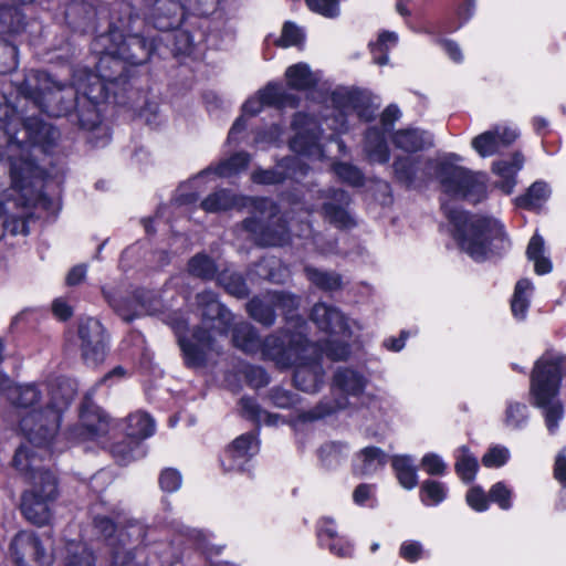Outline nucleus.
I'll use <instances>...</instances> for the list:
<instances>
[{
    "instance_id": "1",
    "label": "nucleus",
    "mask_w": 566,
    "mask_h": 566,
    "mask_svg": "<svg viewBox=\"0 0 566 566\" xmlns=\"http://www.w3.org/2000/svg\"><path fill=\"white\" fill-rule=\"evenodd\" d=\"M156 39L145 34L128 33L126 36L117 25H112L107 34L98 35L92 50L99 55L96 71L78 70L70 86H61L49 74L30 71L19 84L18 92L24 103L49 116H63L72 109L78 111L83 128L95 129L101 123L96 106L115 94V84L126 83V64L145 63L156 50Z\"/></svg>"
},
{
    "instance_id": "2",
    "label": "nucleus",
    "mask_w": 566,
    "mask_h": 566,
    "mask_svg": "<svg viewBox=\"0 0 566 566\" xmlns=\"http://www.w3.org/2000/svg\"><path fill=\"white\" fill-rule=\"evenodd\" d=\"M0 394L21 412L20 429L27 438V446L32 452L52 454L61 451L57 430L61 413L73 398L74 389L65 380L55 384L31 382L12 385L9 377L0 373Z\"/></svg>"
},
{
    "instance_id": "3",
    "label": "nucleus",
    "mask_w": 566,
    "mask_h": 566,
    "mask_svg": "<svg viewBox=\"0 0 566 566\" xmlns=\"http://www.w3.org/2000/svg\"><path fill=\"white\" fill-rule=\"evenodd\" d=\"M235 347L250 355H260L277 367L294 366V384L306 392H315L324 380V370L318 360V347L308 343L303 332H282L261 340L256 331L247 322L237 324L232 332Z\"/></svg>"
},
{
    "instance_id": "4",
    "label": "nucleus",
    "mask_w": 566,
    "mask_h": 566,
    "mask_svg": "<svg viewBox=\"0 0 566 566\" xmlns=\"http://www.w3.org/2000/svg\"><path fill=\"white\" fill-rule=\"evenodd\" d=\"M200 207L208 213L227 211L232 208H250L252 216L242 222L241 230L259 245H283L290 242V232L292 231L294 237L306 240L311 238L314 245L318 244V238L312 237V228L308 223L294 221L291 217L287 230L285 224L281 223V218L276 216V207L266 198H249L221 189L205 198Z\"/></svg>"
},
{
    "instance_id": "5",
    "label": "nucleus",
    "mask_w": 566,
    "mask_h": 566,
    "mask_svg": "<svg viewBox=\"0 0 566 566\" xmlns=\"http://www.w3.org/2000/svg\"><path fill=\"white\" fill-rule=\"evenodd\" d=\"M59 132L34 116L20 114L8 96L0 91V160L7 167L17 161L27 168L39 154H50Z\"/></svg>"
},
{
    "instance_id": "6",
    "label": "nucleus",
    "mask_w": 566,
    "mask_h": 566,
    "mask_svg": "<svg viewBox=\"0 0 566 566\" xmlns=\"http://www.w3.org/2000/svg\"><path fill=\"white\" fill-rule=\"evenodd\" d=\"M461 160V156L451 153L438 160L423 157H398L392 166L396 177L407 186L427 181L433 170L446 195L478 202L485 195V178L482 174L460 166Z\"/></svg>"
},
{
    "instance_id": "7",
    "label": "nucleus",
    "mask_w": 566,
    "mask_h": 566,
    "mask_svg": "<svg viewBox=\"0 0 566 566\" xmlns=\"http://www.w3.org/2000/svg\"><path fill=\"white\" fill-rule=\"evenodd\" d=\"M7 170L11 187L0 201V239L4 232L27 235L33 208L40 206L50 210L53 206V201L42 192L44 174L36 164L28 161L24 168L12 161Z\"/></svg>"
},
{
    "instance_id": "8",
    "label": "nucleus",
    "mask_w": 566,
    "mask_h": 566,
    "mask_svg": "<svg viewBox=\"0 0 566 566\" xmlns=\"http://www.w3.org/2000/svg\"><path fill=\"white\" fill-rule=\"evenodd\" d=\"M293 136L290 140V148L295 155L280 160L273 169L254 170L251 179L260 185H276L285 179L304 177L308 165L302 157L311 160H321L325 157L324 138L314 118L303 113L295 114L292 122Z\"/></svg>"
},
{
    "instance_id": "9",
    "label": "nucleus",
    "mask_w": 566,
    "mask_h": 566,
    "mask_svg": "<svg viewBox=\"0 0 566 566\" xmlns=\"http://www.w3.org/2000/svg\"><path fill=\"white\" fill-rule=\"evenodd\" d=\"M197 302L201 310L203 331L197 329L188 335L185 321L172 324L186 364L191 367L201 366L211 353L218 352L216 337L224 335L232 321L231 313L218 302L214 293L202 292L198 294Z\"/></svg>"
},
{
    "instance_id": "10",
    "label": "nucleus",
    "mask_w": 566,
    "mask_h": 566,
    "mask_svg": "<svg viewBox=\"0 0 566 566\" xmlns=\"http://www.w3.org/2000/svg\"><path fill=\"white\" fill-rule=\"evenodd\" d=\"M49 455H41V452L30 453L27 446H21L13 458L17 470L28 475L31 483V488L22 495L21 511L35 525L50 522L51 505L57 495L55 476L40 464Z\"/></svg>"
},
{
    "instance_id": "11",
    "label": "nucleus",
    "mask_w": 566,
    "mask_h": 566,
    "mask_svg": "<svg viewBox=\"0 0 566 566\" xmlns=\"http://www.w3.org/2000/svg\"><path fill=\"white\" fill-rule=\"evenodd\" d=\"M446 214L454 228V237L461 249L475 261L506 250L510 242L499 220L481 216H468L458 209H448Z\"/></svg>"
},
{
    "instance_id": "12",
    "label": "nucleus",
    "mask_w": 566,
    "mask_h": 566,
    "mask_svg": "<svg viewBox=\"0 0 566 566\" xmlns=\"http://www.w3.org/2000/svg\"><path fill=\"white\" fill-rule=\"evenodd\" d=\"M565 363V357L547 353L536 361L531 377L533 405L543 410L545 426L551 434L556 433L564 417V408L557 396Z\"/></svg>"
},
{
    "instance_id": "13",
    "label": "nucleus",
    "mask_w": 566,
    "mask_h": 566,
    "mask_svg": "<svg viewBox=\"0 0 566 566\" xmlns=\"http://www.w3.org/2000/svg\"><path fill=\"white\" fill-rule=\"evenodd\" d=\"M265 105H273L280 109L285 107L294 108L298 105V98L295 94L287 92L281 84L269 83L243 104L242 115L233 123L228 135V142L238 144L239 135L247 127L245 116L259 114Z\"/></svg>"
},
{
    "instance_id": "14",
    "label": "nucleus",
    "mask_w": 566,
    "mask_h": 566,
    "mask_svg": "<svg viewBox=\"0 0 566 566\" xmlns=\"http://www.w3.org/2000/svg\"><path fill=\"white\" fill-rule=\"evenodd\" d=\"M250 163V156L247 153H238L230 158L221 161L218 166L209 167L199 172L193 178L184 182L177 189L174 202L177 206H190L198 201L199 195L206 189L207 179L214 175L229 178L247 169Z\"/></svg>"
},
{
    "instance_id": "15",
    "label": "nucleus",
    "mask_w": 566,
    "mask_h": 566,
    "mask_svg": "<svg viewBox=\"0 0 566 566\" xmlns=\"http://www.w3.org/2000/svg\"><path fill=\"white\" fill-rule=\"evenodd\" d=\"M250 316L256 322L270 326L275 321L274 308H280L286 315V321L302 332L305 322L293 314V311L298 307V300L294 295L283 292H272L266 294L263 298H253L248 305Z\"/></svg>"
},
{
    "instance_id": "16",
    "label": "nucleus",
    "mask_w": 566,
    "mask_h": 566,
    "mask_svg": "<svg viewBox=\"0 0 566 566\" xmlns=\"http://www.w3.org/2000/svg\"><path fill=\"white\" fill-rule=\"evenodd\" d=\"M127 436L129 440L113 447V457L119 464L126 465L137 458L144 457L140 440L155 432V422L145 412H135L127 418Z\"/></svg>"
},
{
    "instance_id": "17",
    "label": "nucleus",
    "mask_w": 566,
    "mask_h": 566,
    "mask_svg": "<svg viewBox=\"0 0 566 566\" xmlns=\"http://www.w3.org/2000/svg\"><path fill=\"white\" fill-rule=\"evenodd\" d=\"M329 102L332 112L325 115L324 119L327 127L336 134H344L348 130V118L354 114L365 120L371 118V115H366L360 109L358 95L348 88H336L332 93Z\"/></svg>"
},
{
    "instance_id": "18",
    "label": "nucleus",
    "mask_w": 566,
    "mask_h": 566,
    "mask_svg": "<svg viewBox=\"0 0 566 566\" xmlns=\"http://www.w3.org/2000/svg\"><path fill=\"white\" fill-rule=\"evenodd\" d=\"M10 558L15 566H48L52 555L31 531L19 532L10 543Z\"/></svg>"
},
{
    "instance_id": "19",
    "label": "nucleus",
    "mask_w": 566,
    "mask_h": 566,
    "mask_svg": "<svg viewBox=\"0 0 566 566\" xmlns=\"http://www.w3.org/2000/svg\"><path fill=\"white\" fill-rule=\"evenodd\" d=\"M218 0H156L147 10L145 23L147 28L159 31H169L177 28L182 20L184 10L191 9L192 2L205 4L216 3Z\"/></svg>"
},
{
    "instance_id": "20",
    "label": "nucleus",
    "mask_w": 566,
    "mask_h": 566,
    "mask_svg": "<svg viewBox=\"0 0 566 566\" xmlns=\"http://www.w3.org/2000/svg\"><path fill=\"white\" fill-rule=\"evenodd\" d=\"M367 386V378L357 370L339 368L334 375L333 387L346 397L337 399L331 406H319L318 410L311 415V418H321L336 410L347 407V397H359Z\"/></svg>"
},
{
    "instance_id": "21",
    "label": "nucleus",
    "mask_w": 566,
    "mask_h": 566,
    "mask_svg": "<svg viewBox=\"0 0 566 566\" xmlns=\"http://www.w3.org/2000/svg\"><path fill=\"white\" fill-rule=\"evenodd\" d=\"M312 322L331 337H350L355 331H360L361 325L346 317L337 307L326 303H317L311 313Z\"/></svg>"
},
{
    "instance_id": "22",
    "label": "nucleus",
    "mask_w": 566,
    "mask_h": 566,
    "mask_svg": "<svg viewBox=\"0 0 566 566\" xmlns=\"http://www.w3.org/2000/svg\"><path fill=\"white\" fill-rule=\"evenodd\" d=\"M401 113L395 105H389L381 114L382 128L371 127L367 130L364 151L371 163L385 164L389 160V149L385 132L399 119Z\"/></svg>"
},
{
    "instance_id": "23",
    "label": "nucleus",
    "mask_w": 566,
    "mask_h": 566,
    "mask_svg": "<svg viewBox=\"0 0 566 566\" xmlns=\"http://www.w3.org/2000/svg\"><path fill=\"white\" fill-rule=\"evenodd\" d=\"M82 356L86 364L96 365L106 355V337L103 325L93 317L81 321L78 326Z\"/></svg>"
},
{
    "instance_id": "24",
    "label": "nucleus",
    "mask_w": 566,
    "mask_h": 566,
    "mask_svg": "<svg viewBox=\"0 0 566 566\" xmlns=\"http://www.w3.org/2000/svg\"><path fill=\"white\" fill-rule=\"evenodd\" d=\"M518 136L516 127L501 124L475 136L471 146L481 157H491L513 144Z\"/></svg>"
},
{
    "instance_id": "25",
    "label": "nucleus",
    "mask_w": 566,
    "mask_h": 566,
    "mask_svg": "<svg viewBox=\"0 0 566 566\" xmlns=\"http://www.w3.org/2000/svg\"><path fill=\"white\" fill-rule=\"evenodd\" d=\"M259 452L255 433H243L226 449L221 464L227 471H244L250 460Z\"/></svg>"
},
{
    "instance_id": "26",
    "label": "nucleus",
    "mask_w": 566,
    "mask_h": 566,
    "mask_svg": "<svg viewBox=\"0 0 566 566\" xmlns=\"http://www.w3.org/2000/svg\"><path fill=\"white\" fill-rule=\"evenodd\" d=\"M108 419L98 407L85 402L81 410V426L70 431V437L76 442L98 440L108 432Z\"/></svg>"
},
{
    "instance_id": "27",
    "label": "nucleus",
    "mask_w": 566,
    "mask_h": 566,
    "mask_svg": "<svg viewBox=\"0 0 566 566\" xmlns=\"http://www.w3.org/2000/svg\"><path fill=\"white\" fill-rule=\"evenodd\" d=\"M321 198L324 199L323 216L329 223L340 229L354 226V220L348 211L350 199L346 191L329 189L322 192Z\"/></svg>"
},
{
    "instance_id": "28",
    "label": "nucleus",
    "mask_w": 566,
    "mask_h": 566,
    "mask_svg": "<svg viewBox=\"0 0 566 566\" xmlns=\"http://www.w3.org/2000/svg\"><path fill=\"white\" fill-rule=\"evenodd\" d=\"M103 293L108 304L127 322L144 314H153L158 310L153 302L142 296L127 300L120 291L112 287H104Z\"/></svg>"
},
{
    "instance_id": "29",
    "label": "nucleus",
    "mask_w": 566,
    "mask_h": 566,
    "mask_svg": "<svg viewBox=\"0 0 566 566\" xmlns=\"http://www.w3.org/2000/svg\"><path fill=\"white\" fill-rule=\"evenodd\" d=\"M317 537L321 546L327 548L333 555L340 558L354 556V544L347 537L338 534L336 523L332 517H322L318 521Z\"/></svg>"
},
{
    "instance_id": "30",
    "label": "nucleus",
    "mask_w": 566,
    "mask_h": 566,
    "mask_svg": "<svg viewBox=\"0 0 566 566\" xmlns=\"http://www.w3.org/2000/svg\"><path fill=\"white\" fill-rule=\"evenodd\" d=\"M524 165V157L515 153L510 159H500L493 163L492 171L499 178L495 186L505 195H510L515 185L516 176Z\"/></svg>"
},
{
    "instance_id": "31",
    "label": "nucleus",
    "mask_w": 566,
    "mask_h": 566,
    "mask_svg": "<svg viewBox=\"0 0 566 566\" xmlns=\"http://www.w3.org/2000/svg\"><path fill=\"white\" fill-rule=\"evenodd\" d=\"M34 0H12V6H0V31L20 34L28 25L24 8Z\"/></svg>"
},
{
    "instance_id": "32",
    "label": "nucleus",
    "mask_w": 566,
    "mask_h": 566,
    "mask_svg": "<svg viewBox=\"0 0 566 566\" xmlns=\"http://www.w3.org/2000/svg\"><path fill=\"white\" fill-rule=\"evenodd\" d=\"M394 145L406 151L416 153L433 145L431 135L417 128H406L397 130L392 135Z\"/></svg>"
},
{
    "instance_id": "33",
    "label": "nucleus",
    "mask_w": 566,
    "mask_h": 566,
    "mask_svg": "<svg viewBox=\"0 0 566 566\" xmlns=\"http://www.w3.org/2000/svg\"><path fill=\"white\" fill-rule=\"evenodd\" d=\"M387 461L385 451L377 447H366L355 455L354 468L361 475H370L382 469Z\"/></svg>"
},
{
    "instance_id": "34",
    "label": "nucleus",
    "mask_w": 566,
    "mask_h": 566,
    "mask_svg": "<svg viewBox=\"0 0 566 566\" xmlns=\"http://www.w3.org/2000/svg\"><path fill=\"white\" fill-rule=\"evenodd\" d=\"M285 77L291 88L303 91L318 82L319 73L313 72L305 63H297L286 69Z\"/></svg>"
},
{
    "instance_id": "35",
    "label": "nucleus",
    "mask_w": 566,
    "mask_h": 566,
    "mask_svg": "<svg viewBox=\"0 0 566 566\" xmlns=\"http://www.w3.org/2000/svg\"><path fill=\"white\" fill-rule=\"evenodd\" d=\"M454 457V468L460 479L465 483L473 481L479 470L478 458L465 446L458 448Z\"/></svg>"
},
{
    "instance_id": "36",
    "label": "nucleus",
    "mask_w": 566,
    "mask_h": 566,
    "mask_svg": "<svg viewBox=\"0 0 566 566\" xmlns=\"http://www.w3.org/2000/svg\"><path fill=\"white\" fill-rule=\"evenodd\" d=\"M396 476L402 488L412 490L418 484L415 461L409 455H395L391 461Z\"/></svg>"
},
{
    "instance_id": "37",
    "label": "nucleus",
    "mask_w": 566,
    "mask_h": 566,
    "mask_svg": "<svg viewBox=\"0 0 566 566\" xmlns=\"http://www.w3.org/2000/svg\"><path fill=\"white\" fill-rule=\"evenodd\" d=\"M533 290L534 286L527 279H522L516 283L511 303L512 313L515 318L524 319L526 317Z\"/></svg>"
},
{
    "instance_id": "38",
    "label": "nucleus",
    "mask_w": 566,
    "mask_h": 566,
    "mask_svg": "<svg viewBox=\"0 0 566 566\" xmlns=\"http://www.w3.org/2000/svg\"><path fill=\"white\" fill-rule=\"evenodd\" d=\"M398 34L392 31H382L375 42L369 43L374 63L386 65L389 62L388 52L398 43Z\"/></svg>"
},
{
    "instance_id": "39",
    "label": "nucleus",
    "mask_w": 566,
    "mask_h": 566,
    "mask_svg": "<svg viewBox=\"0 0 566 566\" xmlns=\"http://www.w3.org/2000/svg\"><path fill=\"white\" fill-rule=\"evenodd\" d=\"M545 247L543 238L535 233L527 245L526 254L530 261L534 263V269L537 274H546L552 270V263L545 256Z\"/></svg>"
},
{
    "instance_id": "40",
    "label": "nucleus",
    "mask_w": 566,
    "mask_h": 566,
    "mask_svg": "<svg viewBox=\"0 0 566 566\" xmlns=\"http://www.w3.org/2000/svg\"><path fill=\"white\" fill-rule=\"evenodd\" d=\"M94 527L107 541V545L113 549V563L116 566H123L128 559H130V553H126L125 556L122 557L120 552L115 547V539L112 538V536L116 531V526L108 517H95Z\"/></svg>"
},
{
    "instance_id": "41",
    "label": "nucleus",
    "mask_w": 566,
    "mask_h": 566,
    "mask_svg": "<svg viewBox=\"0 0 566 566\" xmlns=\"http://www.w3.org/2000/svg\"><path fill=\"white\" fill-rule=\"evenodd\" d=\"M549 195L548 185L544 181H536L524 196L516 198V205L526 209H537L548 199Z\"/></svg>"
},
{
    "instance_id": "42",
    "label": "nucleus",
    "mask_w": 566,
    "mask_h": 566,
    "mask_svg": "<svg viewBox=\"0 0 566 566\" xmlns=\"http://www.w3.org/2000/svg\"><path fill=\"white\" fill-rule=\"evenodd\" d=\"M420 501L426 506H437L442 503L448 495V486L436 480H426L420 486Z\"/></svg>"
},
{
    "instance_id": "43",
    "label": "nucleus",
    "mask_w": 566,
    "mask_h": 566,
    "mask_svg": "<svg viewBox=\"0 0 566 566\" xmlns=\"http://www.w3.org/2000/svg\"><path fill=\"white\" fill-rule=\"evenodd\" d=\"M94 555L85 543H67L65 566H94Z\"/></svg>"
},
{
    "instance_id": "44",
    "label": "nucleus",
    "mask_w": 566,
    "mask_h": 566,
    "mask_svg": "<svg viewBox=\"0 0 566 566\" xmlns=\"http://www.w3.org/2000/svg\"><path fill=\"white\" fill-rule=\"evenodd\" d=\"M348 448L339 442H328L321 447L318 455L326 469H335L346 459Z\"/></svg>"
},
{
    "instance_id": "45",
    "label": "nucleus",
    "mask_w": 566,
    "mask_h": 566,
    "mask_svg": "<svg viewBox=\"0 0 566 566\" xmlns=\"http://www.w3.org/2000/svg\"><path fill=\"white\" fill-rule=\"evenodd\" d=\"M528 421V408L518 401H507L504 412V424L512 430H520Z\"/></svg>"
},
{
    "instance_id": "46",
    "label": "nucleus",
    "mask_w": 566,
    "mask_h": 566,
    "mask_svg": "<svg viewBox=\"0 0 566 566\" xmlns=\"http://www.w3.org/2000/svg\"><path fill=\"white\" fill-rule=\"evenodd\" d=\"M306 276L315 286L324 291H336L342 286V279L334 272H325L313 268L305 269Z\"/></svg>"
},
{
    "instance_id": "47",
    "label": "nucleus",
    "mask_w": 566,
    "mask_h": 566,
    "mask_svg": "<svg viewBox=\"0 0 566 566\" xmlns=\"http://www.w3.org/2000/svg\"><path fill=\"white\" fill-rule=\"evenodd\" d=\"M188 271L193 276L210 280L214 276L217 268L209 256L197 254L189 261Z\"/></svg>"
},
{
    "instance_id": "48",
    "label": "nucleus",
    "mask_w": 566,
    "mask_h": 566,
    "mask_svg": "<svg viewBox=\"0 0 566 566\" xmlns=\"http://www.w3.org/2000/svg\"><path fill=\"white\" fill-rule=\"evenodd\" d=\"M218 282L226 291L237 297L248 294V287L242 276L232 271H224L218 275Z\"/></svg>"
},
{
    "instance_id": "49",
    "label": "nucleus",
    "mask_w": 566,
    "mask_h": 566,
    "mask_svg": "<svg viewBox=\"0 0 566 566\" xmlns=\"http://www.w3.org/2000/svg\"><path fill=\"white\" fill-rule=\"evenodd\" d=\"M489 499L503 511H509L513 503V491L504 482H496L489 491Z\"/></svg>"
},
{
    "instance_id": "50",
    "label": "nucleus",
    "mask_w": 566,
    "mask_h": 566,
    "mask_svg": "<svg viewBox=\"0 0 566 566\" xmlns=\"http://www.w3.org/2000/svg\"><path fill=\"white\" fill-rule=\"evenodd\" d=\"M18 66V49L0 39V74L9 73Z\"/></svg>"
},
{
    "instance_id": "51",
    "label": "nucleus",
    "mask_w": 566,
    "mask_h": 566,
    "mask_svg": "<svg viewBox=\"0 0 566 566\" xmlns=\"http://www.w3.org/2000/svg\"><path fill=\"white\" fill-rule=\"evenodd\" d=\"M510 450L504 446H493L482 457V463L486 468H501L510 459Z\"/></svg>"
},
{
    "instance_id": "52",
    "label": "nucleus",
    "mask_w": 566,
    "mask_h": 566,
    "mask_svg": "<svg viewBox=\"0 0 566 566\" xmlns=\"http://www.w3.org/2000/svg\"><path fill=\"white\" fill-rule=\"evenodd\" d=\"M333 169L339 179L352 186H360L363 184L364 176L361 171L350 164L336 163Z\"/></svg>"
},
{
    "instance_id": "53",
    "label": "nucleus",
    "mask_w": 566,
    "mask_h": 566,
    "mask_svg": "<svg viewBox=\"0 0 566 566\" xmlns=\"http://www.w3.org/2000/svg\"><path fill=\"white\" fill-rule=\"evenodd\" d=\"M319 350L333 360H344L349 356V345L332 338L326 340Z\"/></svg>"
},
{
    "instance_id": "54",
    "label": "nucleus",
    "mask_w": 566,
    "mask_h": 566,
    "mask_svg": "<svg viewBox=\"0 0 566 566\" xmlns=\"http://www.w3.org/2000/svg\"><path fill=\"white\" fill-rule=\"evenodd\" d=\"M307 7L326 18H335L339 14L338 0H306Z\"/></svg>"
},
{
    "instance_id": "55",
    "label": "nucleus",
    "mask_w": 566,
    "mask_h": 566,
    "mask_svg": "<svg viewBox=\"0 0 566 566\" xmlns=\"http://www.w3.org/2000/svg\"><path fill=\"white\" fill-rule=\"evenodd\" d=\"M303 39L304 34L302 30L297 25L286 22L283 27L282 35L277 40V44L283 48L298 45Z\"/></svg>"
},
{
    "instance_id": "56",
    "label": "nucleus",
    "mask_w": 566,
    "mask_h": 566,
    "mask_svg": "<svg viewBox=\"0 0 566 566\" xmlns=\"http://www.w3.org/2000/svg\"><path fill=\"white\" fill-rule=\"evenodd\" d=\"M421 467L429 475H444L447 463L437 453H427L421 459Z\"/></svg>"
},
{
    "instance_id": "57",
    "label": "nucleus",
    "mask_w": 566,
    "mask_h": 566,
    "mask_svg": "<svg viewBox=\"0 0 566 566\" xmlns=\"http://www.w3.org/2000/svg\"><path fill=\"white\" fill-rule=\"evenodd\" d=\"M465 500L468 505L476 512H484L489 509V494L486 495L480 486H472L468 491Z\"/></svg>"
},
{
    "instance_id": "58",
    "label": "nucleus",
    "mask_w": 566,
    "mask_h": 566,
    "mask_svg": "<svg viewBox=\"0 0 566 566\" xmlns=\"http://www.w3.org/2000/svg\"><path fill=\"white\" fill-rule=\"evenodd\" d=\"M282 128L277 125H273L265 132H258L254 138V144L261 149H265L269 146L276 145L282 137Z\"/></svg>"
},
{
    "instance_id": "59",
    "label": "nucleus",
    "mask_w": 566,
    "mask_h": 566,
    "mask_svg": "<svg viewBox=\"0 0 566 566\" xmlns=\"http://www.w3.org/2000/svg\"><path fill=\"white\" fill-rule=\"evenodd\" d=\"M181 475L177 470L166 469L159 478V485L165 492H175L181 486Z\"/></svg>"
},
{
    "instance_id": "60",
    "label": "nucleus",
    "mask_w": 566,
    "mask_h": 566,
    "mask_svg": "<svg viewBox=\"0 0 566 566\" xmlns=\"http://www.w3.org/2000/svg\"><path fill=\"white\" fill-rule=\"evenodd\" d=\"M399 554L407 562L415 563L422 557L423 548L420 542L405 541L400 545Z\"/></svg>"
},
{
    "instance_id": "61",
    "label": "nucleus",
    "mask_w": 566,
    "mask_h": 566,
    "mask_svg": "<svg viewBox=\"0 0 566 566\" xmlns=\"http://www.w3.org/2000/svg\"><path fill=\"white\" fill-rule=\"evenodd\" d=\"M271 400L279 408H290L296 403L295 395L282 388L271 391Z\"/></svg>"
},
{
    "instance_id": "62",
    "label": "nucleus",
    "mask_w": 566,
    "mask_h": 566,
    "mask_svg": "<svg viewBox=\"0 0 566 566\" xmlns=\"http://www.w3.org/2000/svg\"><path fill=\"white\" fill-rule=\"evenodd\" d=\"M375 485L363 483L359 484L353 492V500L357 505H367L374 499Z\"/></svg>"
},
{
    "instance_id": "63",
    "label": "nucleus",
    "mask_w": 566,
    "mask_h": 566,
    "mask_svg": "<svg viewBox=\"0 0 566 566\" xmlns=\"http://www.w3.org/2000/svg\"><path fill=\"white\" fill-rule=\"evenodd\" d=\"M52 312L56 318L65 321L72 316L73 308L65 297H57L52 303Z\"/></svg>"
},
{
    "instance_id": "64",
    "label": "nucleus",
    "mask_w": 566,
    "mask_h": 566,
    "mask_svg": "<svg viewBox=\"0 0 566 566\" xmlns=\"http://www.w3.org/2000/svg\"><path fill=\"white\" fill-rule=\"evenodd\" d=\"M248 379L254 387H262L269 382L266 373L260 367L251 368L248 374Z\"/></svg>"
}]
</instances>
